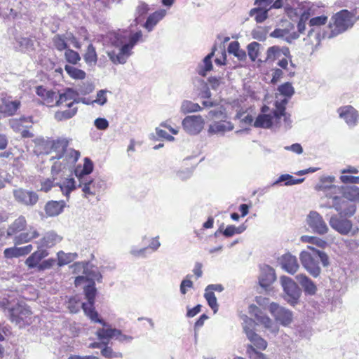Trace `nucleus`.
<instances>
[{"instance_id":"1","label":"nucleus","mask_w":359,"mask_h":359,"mask_svg":"<svg viewBox=\"0 0 359 359\" xmlns=\"http://www.w3.org/2000/svg\"><path fill=\"white\" fill-rule=\"evenodd\" d=\"M60 91H36L37 95L41 98V103L48 107L54 106L66 107L68 109L57 112L56 116L59 120L68 119L73 117L77 108L74 107L79 102L77 91H65L64 93H58Z\"/></svg>"},{"instance_id":"2","label":"nucleus","mask_w":359,"mask_h":359,"mask_svg":"<svg viewBox=\"0 0 359 359\" xmlns=\"http://www.w3.org/2000/svg\"><path fill=\"white\" fill-rule=\"evenodd\" d=\"M142 32L131 33L128 30H118L111 34L110 41L116 47H121L118 53L111 51L108 53L110 60L115 64H123L131 55V50L137 42L142 38Z\"/></svg>"},{"instance_id":"3","label":"nucleus","mask_w":359,"mask_h":359,"mask_svg":"<svg viewBox=\"0 0 359 359\" xmlns=\"http://www.w3.org/2000/svg\"><path fill=\"white\" fill-rule=\"evenodd\" d=\"M308 250L301 252L299 259L304 268L314 278L318 277L321 271L319 266L320 259L324 266L329 264V258L326 253L313 247L308 246Z\"/></svg>"},{"instance_id":"4","label":"nucleus","mask_w":359,"mask_h":359,"mask_svg":"<svg viewBox=\"0 0 359 359\" xmlns=\"http://www.w3.org/2000/svg\"><path fill=\"white\" fill-rule=\"evenodd\" d=\"M103 328H100L96 332L97 338L102 341L105 347L102 349L101 353L106 358H111L113 356V351L111 348L107 346L110 339H116L119 341H129L132 340V337L123 334L120 330L111 328L110 325H107L104 326Z\"/></svg>"},{"instance_id":"5","label":"nucleus","mask_w":359,"mask_h":359,"mask_svg":"<svg viewBox=\"0 0 359 359\" xmlns=\"http://www.w3.org/2000/svg\"><path fill=\"white\" fill-rule=\"evenodd\" d=\"M50 151L55 153L51 159L60 160L65 158L66 164H74L80 157V153L75 149L67 151L69 140L66 138H57L50 142Z\"/></svg>"},{"instance_id":"6","label":"nucleus","mask_w":359,"mask_h":359,"mask_svg":"<svg viewBox=\"0 0 359 359\" xmlns=\"http://www.w3.org/2000/svg\"><path fill=\"white\" fill-rule=\"evenodd\" d=\"M354 24L353 15L348 10H341L332 16L328 25L329 38H333L346 32Z\"/></svg>"},{"instance_id":"7","label":"nucleus","mask_w":359,"mask_h":359,"mask_svg":"<svg viewBox=\"0 0 359 359\" xmlns=\"http://www.w3.org/2000/svg\"><path fill=\"white\" fill-rule=\"evenodd\" d=\"M96 288L95 283L92 281L84 288V293L86 298L88 300V303H82L81 307L84 311V313L88 316L90 320L93 323H98L106 326L107 323L99 317L98 313L96 311L94 304L96 296Z\"/></svg>"},{"instance_id":"8","label":"nucleus","mask_w":359,"mask_h":359,"mask_svg":"<svg viewBox=\"0 0 359 359\" xmlns=\"http://www.w3.org/2000/svg\"><path fill=\"white\" fill-rule=\"evenodd\" d=\"M11 322L20 325H29L32 323V312L25 304L18 303L9 309Z\"/></svg>"},{"instance_id":"9","label":"nucleus","mask_w":359,"mask_h":359,"mask_svg":"<svg viewBox=\"0 0 359 359\" xmlns=\"http://www.w3.org/2000/svg\"><path fill=\"white\" fill-rule=\"evenodd\" d=\"M79 187L81 188L86 198L90 200L91 197L95 196L98 200L100 193L105 189V184L100 180H87L86 177H81Z\"/></svg>"},{"instance_id":"10","label":"nucleus","mask_w":359,"mask_h":359,"mask_svg":"<svg viewBox=\"0 0 359 359\" xmlns=\"http://www.w3.org/2000/svg\"><path fill=\"white\" fill-rule=\"evenodd\" d=\"M281 285L285 292V299L292 305L298 302L301 295V290L297 283L290 277L281 276Z\"/></svg>"},{"instance_id":"11","label":"nucleus","mask_w":359,"mask_h":359,"mask_svg":"<svg viewBox=\"0 0 359 359\" xmlns=\"http://www.w3.org/2000/svg\"><path fill=\"white\" fill-rule=\"evenodd\" d=\"M205 121L201 116H187L182 121L184 130L191 134L196 135L204 128Z\"/></svg>"},{"instance_id":"12","label":"nucleus","mask_w":359,"mask_h":359,"mask_svg":"<svg viewBox=\"0 0 359 359\" xmlns=\"http://www.w3.org/2000/svg\"><path fill=\"white\" fill-rule=\"evenodd\" d=\"M269 311L271 315L274 317L276 321L280 322L283 325H288L292 321V313L280 306L276 303H271L269 305Z\"/></svg>"},{"instance_id":"13","label":"nucleus","mask_w":359,"mask_h":359,"mask_svg":"<svg viewBox=\"0 0 359 359\" xmlns=\"http://www.w3.org/2000/svg\"><path fill=\"white\" fill-rule=\"evenodd\" d=\"M15 200L26 206H33L39 201V196L36 193L20 188L13 191Z\"/></svg>"},{"instance_id":"14","label":"nucleus","mask_w":359,"mask_h":359,"mask_svg":"<svg viewBox=\"0 0 359 359\" xmlns=\"http://www.w3.org/2000/svg\"><path fill=\"white\" fill-rule=\"evenodd\" d=\"M20 105V100H13L9 96H3L0 98V114L4 116H13L19 109Z\"/></svg>"},{"instance_id":"15","label":"nucleus","mask_w":359,"mask_h":359,"mask_svg":"<svg viewBox=\"0 0 359 359\" xmlns=\"http://www.w3.org/2000/svg\"><path fill=\"white\" fill-rule=\"evenodd\" d=\"M266 55L264 59H259L261 62H273L281 55H283L287 58H292L290 50L288 47L279 46H273L269 47L266 50Z\"/></svg>"},{"instance_id":"16","label":"nucleus","mask_w":359,"mask_h":359,"mask_svg":"<svg viewBox=\"0 0 359 359\" xmlns=\"http://www.w3.org/2000/svg\"><path fill=\"white\" fill-rule=\"evenodd\" d=\"M307 222L314 232L324 234L327 232L328 228L321 215L317 212H311L308 216Z\"/></svg>"},{"instance_id":"17","label":"nucleus","mask_w":359,"mask_h":359,"mask_svg":"<svg viewBox=\"0 0 359 359\" xmlns=\"http://www.w3.org/2000/svg\"><path fill=\"white\" fill-rule=\"evenodd\" d=\"M332 229L342 235H347L352 229V222L343 217L332 216L330 220Z\"/></svg>"},{"instance_id":"18","label":"nucleus","mask_w":359,"mask_h":359,"mask_svg":"<svg viewBox=\"0 0 359 359\" xmlns=\"http://www.w3.org/2000/svg\"><path fill=\"white\" fill-rule=\"evenodd\" d=\"M337 111L339 117L343 118L348 126H355L357 123L358 113L352 106L341 107Z\"/></svg>"},{"instance_id":"19","label":"nucleus","mask_w":359,"mask_h":359,"mask_svg":"<svg viewBox=\"0 0 359 359\" xmlns=\"http://www.w3.org/2000/svg\"><path fill=\"white\" fill-rule=\"evenodd\" d=\"M269 110V107L264 105L262 109V114L258 115L256 118L253 126L256 128H269L273 125V114H266V113Z\"/></svg>"},{"instance_id":"20","label":"nucleus","mask_w":359,"mask_h":359,"mask_svg":"<svg viewBox=\"0 0 359 359\" xmlns=\"http://www.w3.org/2000/svg\"><path fill=\"white\" fill-rule=\"evenodd\" d=\"M62 238L54 231H50L44 233L37 243L39 248L43 249L50 248L59 243Z\"/></svg>"},{"instance_id":"21","label":"nucleus","mask_w":359,"mask_h":359,"mask_svg":"<svg viewBox=\"0 0 359 359\" xmlns=\"http://www.w3.org/2000/svg\"><path fill=\"white\" fill-rule=\"evenodd\" d=\"M37 248V250L32 253L25 260V264L29 269L37 268L41 261L49 255L46 249L39 248V245Z\"/></svg>"},{"instance_id":"22","label":"nucleus","mask_w":359,"mask_h":359,"mask_svg":"<svg viewBox=\"0 0 359 359\" xmlns=\"http://www.w3.org/2000/svg\"><path fill=\"white\" fill-rule=\"evenodd\" d=\"M40 233L36 228L30 226L25 231L21 232L14 238V243L15 245H21L32 241L34 239L39 238Z\"/></svg>"},{"instance_id":"23","label":"nucleus","mask_w":359,"mask_h":359,"mask_svg":"<svg viewBox=\"0 0 359 359\" xmlns=\"http://www.w3.org/2000/svg\"><path fill=\"white\" fill-rule=\"evenodd\" d=\"M280 264L282 268L290 274L295 273L299 267L296 257L290 254H285L283 255Z\"/></svg>"},{"instance_id":"24","label":"nucleus","mask_w":359,"mask_h":359,"mask_svg":"<svg viewBox=\"0 0 359 359\" xmlns=\"http://www.w3.org/2000/svg\"><path fill=\"white\" fill-rule=\"evenodd\" d=\"M244 331L247 335L248 339L252 342V345L256 348L257 351H264L266 348V341L259 336L255 331L250 330L248 327H244Z\"/></svg>"},{"instance_id":"25","label":"nucleus","mask_w":359,"mask_h":359,"mask_svg":"<svg viewBox=\"0 0 359 359\" xmlns=\"http://www.w3.org/2000/svg\"><path fill=\"white\" fill-rule=\"evenodd\" d=\"M280 95H282L284 97L283 100H281L280 102L276 101V109L273 111V114L274 115L275 118L280 119L283 116L285 115V105L287 103V99L286 97H290L294 91H279ZM278 94H276V97H278Z\"/></svg>"},{"instance_id":"26","label":"nucleus","mask_w":359,"mask_h":359,"mask_svg":"<svg viewBox=\"0 0 359 359\" xmlns=\"http://www.w3.org/2000/svg\"><path fill=\"white\" fill-rule=\"evenodd\" d=\"M65 205L63 201H50L46 204L44 210L48 217H55L63 211Z\"/></svg>"},{"instance_id":"27","label":"nucleus","mask_w":359,"mask_h":359,"mask_svg":"<svg viewBox=\"0 0 359 359\" xmlns=\"http://www.w3.org/2000/svg\"><path fill=\"white\" fill-rule=\"evenodd\" d=\"M297 280L302 286L306 293L309 294H314L317 290V287L314 283L306 275L299 274L296 276Z\"/></svg>"},{"instance_id":"28","label":"nucleus","mask_w":359,"mask_h":359,"mask_svg":"<svg viewBox=\"0 0 359 359\" xmlns=\"http://www.w3.org/2000/svg\"><path fill=\"white\" fill-rule=\"evenodd\" d=\"M215 48H214L210 53L203 59V64L198 66L197 72L200 76H205L208 72L212 69V58L215 54Z\"/></svg>"},{"instance_id":"29","label":"nucleus","mask_w":359,"mask_h":359,"mask_svg":"<svg viewBox=\"0 0 359 359\" xmlns=\"http://www.w3.org/2000/svg\"><path fill=\"white\" fill-rule=\"evenodd\" d=\"M84 61L88 65L95 66L97 62V54L96 52L95 47L93 43H90L83 55Z\"/></svg>"},{"instance_id":"30","label":"nucleus","mask_w":359,"mask_h":359,"mask_svg":"<svg viewBox=\"0 0 359 359\" xmlns=\"http://www.w3.org/2000/svg\"><path fill=\"white\" fill-rule=\"evenodd\" d=\"M56 185L60 187L62 194L69 197L70 193L76 189V182L73 178H65L62 182L56 183Z\"/></svg>"},{"instance_id":"31","label":"nucleus","mask_w":359,"mask_h":359,"mask_svg":"<svg viewBox=\"0 0 359 359\" xmlns=\"http://www.w3.org/2000/svg\"><path fill=\"white\" fill-rule=\"evenodd\" d=\"M266 6H259L257 8H252L250 11V15L252 17H255V20L257 23L263 22L268 18V11L269 9L266 8Z\"/></svg>"},{"instance_id":"32","label":"nucleus","mask_w":359,"mask_h":359,"mask_svg":"<svg viewBox=\"0 0 359 359\" xmlns=\"http://www.w3.org/2000/svg\"><path fill=\"white\" fill-rule=\"evenodd\" d=\"M249 311L250 313H254L257 320L266 327H271L272 324L271 320L266 316H259V313H261V311L258 306L255 304L250 305L249 307Z\"/></svg>"},{"instance_id":"33","label":"nucleus","mask_w":359,"mask_h":359,"mask_svg":"<svg viewBox=\"0 0 359 359\" xmlns=\"http://www.w3.org/2000/svg\"><path fill=\"white\" fill-rule=\"evenodd\" d=\"M65 70L69 77L75 80H83L86 76V74L83 70L75 67L73 65H66L65 66Z\"/></svg>"},{"instance_id":"34","label":"nucleus","mask_w":359,"mask_h":359,"mask_svg":"<svg viewBox=\"0 0 359 359\" xmlns=\"http://www.w3.org/2000/svg\"><path fill=\"white\" fill-rule=\"evenodd\" d=\"M304 180V178L296 179L292 175L289 174L281 175L276 180L275 184H279L284 182L285 186H291L302 183Z\"/></svg>"},{"instance_id":"35","label":"nucleus","mask_w":359,"mask_h":359,"mask_svg":"<svg viewBox=\"0 0 359 359\" xmlns=\"http://www.w3.org/2000/svg\"><path fill=\"white\" fill-rule=\"evenodd\" d=\"M163 13L162 12H154L149 15L144 24V27L149 30H151L153 27L163 18Z\"/></svg>"},{"instance_id":"36","label":"nucleus","mask_w":359,"mask_h":359,"mask_svg":"<svg viewBox=\"0 0 359 359\" xmlns=\"http://www.w3.org/2000/svg\"><path fill=\"white\" fill-rule=\"evenodd\" d=\"M288 34V31L285 29H276L273 32L272 36L285 38L286 41L288 42H291L292 40L297 39L299 36V34L297 32H293L290 35Z\"/></svg>"},{"instance_id":"37","label":"nucleus","mask_w":359,"mask_h":359,"mask_svg":"<svg viewBox=\"0 0 359 359\" xmlns=\"http://www.w3.org/2000/svg\"><path fill=\"white\" fill-rule=\"evenodd\" d=\"M260 47L261 44L256 41L251 42L248 45V56L252 62H255L257 59L259 60Z\"/></svg>"},{"instance_id":"38","label":"nucleus","mask_w":359,"mask_h":359,"mask_svg":"<svg viewBox=\"0 0 359 359\" xmlns=\"http://www.w3.org/2000/svg\"><path fill=\"white\" fill-rule=\"evenodd\" d=\"M275 280L276 276L274 273H263L259 278V283L262 287L266 289L275 281Z\"/></svg>"},{"instance_id":"39","label":"nucleus","mask_w":359,"mask_h":359,"mask_svg":"<svg viewBox=\"0 0 359 359\" xmlns=\"http://www.w3.org/2000/svg\"><path fill=\"white\" fill-rule=\"evenodd\" d=\"M27 225V221L24 217H19L12 223L10 229L12 233H18L22 231Z\"/></svg>"},{"instance_id":"40","label":"nucleus","mask_w":359,"mask_h":359,"mask_svg":"<svg viewBox=\"0 0 359 359\" xmlns=\"http://www.w3.org/2000/svg\"><path fill=\"white\" fill-rule=\"evenodd\" d=\"M65 58L67 62L73 65H76L81 60V56L79 53L70 48L66 49Z\"/></svg>"},{"instance_id":"41","label":"nucleus","mask_w":359,"mask_h":359,"mask_svg":"<svg viewBox=\"0 0 359 359\" xmlns=\"http://www.w3.org/2000/svg\"><path fill=\"white\" fill-rule=\"evenodd\" d=\"M53 43L55 49L58 51L66 50L67 48V43L65 41V36L60 34H56L53 38Z\"/></svg>"},{"instance_id":"42","label":"nucleus","mask_w":359,"mask_h":359,"mask_svg":"<svg viewBox=\"0 0 359 359\" xmlns=\"http://www.w3.org/2000/svg\"><path fill=\"white\" fill-rule=\"evenodd\" d=\"M204 297L206 299L209 306L215 313L218 311V304L214 292L205 290Z\"/></svg>"},{"instance_id":"43","label":"nucleus","mask_w":359,"mask_h":359,"mask_svg":"<svg viewBox=\"0 0 359 359\" xmlns=\"http://www.w3.org/2000/svg\"><path fill=\"white\" fill-rule=\"evenodd\" d=\"M201 109L198 104L188 100L184 101L181 106V110L184 114L198 111L201 110Z\"/></svg>"},{"instance_id":"44","label":"nucleus","mask_w":359,"mask_h":359,"mask_svg":"<svg viewBox=\"0 0 359 359\" xmlns=\"http://www.w3.org/2000/svg\"><path fill=\"white\" fill-rule=\"evenodd\" d=\"M93 170V163L92 161L88 158L84 159L83 166L79 175H77L79 180L81 177H85V175H89Z\"/></svg>"},{"instance_id":"45","label":"nucleus","mask_w":359,"mask_h":359,"mask_svg":"<svg viewBox=\"0 0 359 359\" xmlns=\"http://www.w3.org/2000/svg\"><path fill=\"white\" fill-rule=\"evenodd\" d=\"M346 198L353 201H359V188L355 186L348 187L344 191Z\"/></svg>"},{"instance_id":"46","label":"nucleus","mask_w":359,"mask_h":359,"mask_svg":"<svg viewBox=\"0 0 359 359\" xmlns=\"http://www.w3.org/2000/svg\"><path fill=\"white\" fill-rule=\"evenodd\" d=\"M246 352L250 359H269L265 354L257 351L251 344L247 346Z\"/></svg>"},{"instance_id":"47","label":"nucleus","mask_w":359,"mask_h":359,"mask_svg":"<svg viewBox=\"0 0 359 359\" xmlns=\"http://www.w3.org/2000/svg\"><path fill=\"white\" fill-rule=\"evenodd\" d=\"M245 229L243 225L238 227H236L234 225H228L222 233L226 237H231L235 234L241 233Z\"/></svg>"},{"instance_id":"48","label":"nucleus","mask_w":359,"mask_h":359,"mask_svg":"<svg viewBox=\"0 0 359 359\" xmlns=\"http://www.w3.org/2000/svg\"><path fill=\"white\" fill-rule=\"evenodd\" d=\"M302 241L314 244L320 248H325L327 245L325 241L315 236H304L302 237Z\"/></svg>"},{"instance_id":"49","label":"nucleus","mask_w":359,"mask_h":359,"mask_svg":"<svg viewBox=\"0 0 359 359\" xmlns=\"http://www.w3.org/2000/svg\"><path fill=\"white\" fill-rule=\"evenodd\" d=\"M57 264L59 266H64V265L68 264L73 259L72 254H69V253L67 254L62 251L58 252L57 254Z\"/></svg>"},{"instance_id":"50","label":"nucleus","mask_w":359,"mask_h":359,"mask_svg":"<svg viewBox=\"0 0 359 359\" xmlns=\"http://www.w3.org/2000/svg\"><path fill=\"white\" fill-rule=\"evenodd\" d=\"M327 22V17L326 15H320L311 18L309 22V25L310 27H320L325 25Z\"/></svg>"},{"instance_id":"51","label":"nucleus","mask_w":359,"mask_h":359,"mask_svg":"<svg viewBox=\"0 0 359 359\" xmlns=\"http://www.w3.org/2000/svg\"><path fill=\"white\" fill-rule=\"evenodd\" d=\"M191 276L187 275L180 284V292L185 294L189 289L194 287V283L191 280Z\"/></svg>"},{"instance_id":"52","label":"nucleus","mask_w":359,"mask_h":359,"mask_svg":"<svg viewBox=\"0 0 359 359\" xmlns=\"http://www.w3.org/2000/svg\"><path fill=\"white\" fill-rule=\"evenodd\" d=\"M201 97L206 99L202 102V104L205 107H213L218 104L217 100H212L210 97V91H202Z\"/></svg>"},{"instance_id":"53","label":"nucleus","mask_w":359,"mask_h":359,"mask_svg":"<svg viewBox=\"0 0 359 359\" xmlns=\"http://www.w3.org/2000/svg\"><path fill=\"white\" fill-rule=\"evenodd\" d=\"M56 183H54V179L47 178L41 182L40 191L43 192L49 191L53 187H55Z\"/></svg>"},{"instance_id":"54","label":"nucleus","mask_w":359,"mask_h":359,"mask_svg":"<svg viewBox=\"0 0 359 359\" xmlns=\"http://www.w3.org/2000/svg\"><path fill=\"white\" fill-rule=\"evenodd\" d=\"M226 125H230L229 122H215L210 126V130L214 132H223L226 129H230Z\"/></svg>"},{"instance_id":"55","label":"nucleus","mask_w":359,"mask_h":359,"mask_svg":"<svg viewBox=\"0 0 359 359\" xmlns=\"http://www.w3.org/2000/svg\"><path fill=\"white\" fill-rule=\"evenodd\" d=\"M55 259L53 258L45 259L40 263V264L37 267V269L39 271H44L46 269H49L55 265Z\"/></svg>"},{"instance_id":"56","label":"nucleus","mask_w":359,"mask_h":359,"mask_svg":"<svg viewBox=\"0 0 359 359\" xmlns=\"http://www.w3.org/2000/svg\"><path fill=\"white\" fill-rule=\"evenodd\" d=\"M208 83L212 88L215 89L221 87L222 84H224V78L221 76H210L208 79Z\"/></svg>"},{"instance_id":"57","label":"nucleus","mask_w":359,"mask_h":359,"mask_svg":"<svg viewBox=\"0 0 359 359\" xmlns=\"http://www.w3.org/2000/svg\"><path fill=\"white\" fill-rule=\"evenodd\" d=\"M62 161H55L53 163L51 167V172L53 174H57L62 169L65 168L67 165L69 164H66V161H65V158H62Z\"/></svg>"},{"instance_id":"58","label":"nucleus","mask_w":359,"mask_h":359,"mask_svg":"<svg viewBox=\"0 0 359 359\" xmlns=\"http://www.w3.org/2000/svg\"><path fill=\"white\" fill-rule=\"evenodd\" d=\"M95 126L98 130H106L109 127V122L104 118H97L94 121Z\"/></svg>"},{"instance_id":"59","label":"nucleus","mask_w":359,"mask_h":359,"mask_svg":"<svg viewBox=\"0 0 359 359\" xmlns=\"http://www.w3.org/2000/svg\"><path fill=\"white\" fill-rule=\"evenodd\" d=\"M4 256L6 259L18 257L17 247L6 248L4 251Z\"/></svg>"},{"instance_id":"60","label":"nucleus","mask_w":359,"mask_h":359,"mask_svg":"<svg viewBox=\"0 0 359 359\" xmlns=\"http://www.w3.org/2000/svg\"><path fill=\"white\" fill-rule=\"evenodd\" d=\"M18 257L29 255L33 250L31 244L22 247H17Z\"/></svg>"},{"instance_id":"61","label":"nucleus","mask_w":359,"mask_h":359,"mask_svg":"<svg viewBox=\"0 0 359 359\" xmlns=\"http://www.w3.org/2000/svg\"><path fill=\"white\" fill-rule=\"evenodd\" d=\"M106 92L107 91H98L96 99L93 100L91 103L96 102L100 105L105 104L107 102Z\"/></svg>"},{"instance_id":"62","label":"nucleus","mask_w":359,"mask_h":359,"mask_svg":"<svg viewBox=\"0 0 359 359\" xmlns=\"http://www.w3.org/2000/svg\"><path fill=\"white\" fill-rule=\"evenodd\" d=\"M340 179L344 183L359 184V177L341 175Z\"/></svg>"},{"instance_id":"63","label":"nucleus","mask_w":359,"mask_h":359,"mask_svg":"<svg viewBox=\"0 0 359 359\" xmlns=\"http://www.w3.org/2000/svg\"><path fill=\"white\" fill-rule=\"evenodd\" d=\"M283 75V72L281 69H273L271 82L272 83H276L280 79V78H282Z\"/></svg>"},{"instance_id":"64","label":"nucleus","mask_w":359,"mask_h":359,"mask_svg":"<svg viewBox=\"0 0 359 359\" xmlns=\"http://www.w3.org/2000/svg\"><path fill=\"white\" fill-rule=\"evenodd\" d=\"M240 49V43L237 41H231L228 46V52L234 55Z\"/></svg>"}]
</instances>
